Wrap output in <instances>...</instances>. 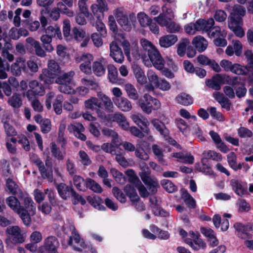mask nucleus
Segmentation results:
<instances>
[{"label":"nucleus","mask_w":253,"mask_h":253,"mask_svg":"<svg viewBox=\"0 0 253 253\" xmlns=\"http://www.w3.org/2000/svg\"><path fill=\"white\" fill-rule=\"evenodd\" d=\"M61 73V69L54 60L48 61L47 68L44 69L39 76V79L45 84H50L54 83L56 77Z\"/></svg>","instance_id":"f257e3e1"},{"label":"nucleus","mask_w":253,"mask_h":253,"mask_svg":"<svg viewBox=\"0 0 253 253\" xmlns=\"http://www.w3.org/2000/svg\"><path fill=\"white\" fill-rule=\"evenodd\" d=\"M75 75L74 71H70L61 75L59 74L56 77L54 82L60 85L58 89L61 92L67 94H72L75 92L74 88L71 86Z\"/></svg>","instance_id":"f03ea898"},{"label":"nucleus","mask_w":253,"mask_h":253,"mask_svg":"<svg viewBox=\"0 0 253 253\" xmlns=\"http://www.w3.org/2000/svg\"><path fill=\"white\" fill-rule=\"evenodd\" d=\"M138 103L143 112L147 114H151L153 110L158 109L161 106L158 99L147 93L139 99Z\"/></svg>","instance_id":"7ed1b4c3"},{"label":"nucleus","mask_w":253,"mask_h":253,"mask_svg":"<svg viewBox=\"0 0 253 253\" xmlns=\"http://www.w3.org/2000/svg\"><path fill=\"white\" fill-rule=\"evenodd\" d=\"M7 238L5 243L8 246L21 244L25 242V237L20 228L18 226H11L6 228Z\"/></svg>","instance_id":"20e7f679"},{"label":"nucleus","mask_w":253,"mask_h":253,"mask_svg":"<svg viewBox=\"0 0 253 253\" xmlns=\"http://www.w3.org/2000/svg\"><path fill=\"white\" fill-rule=\"evenodd\" d=\"M154 20L161 26L165 27L166 31L169 33H179L181 27L179 23L172 21L171 18L165 17L164 13H161L157 17L154 18Z\"/></svg>","instance_id":"39448f33"},{"label":"nucleus","mask_w":253,"mask_h":253,"mask_svg":"<svg viewBox=\"0 0 253 253\" xmlns=\"http://www.w3.org/2000/svg\"><path fill=\"white\" fill-rule=\"evenodd\" d=\"M100 106V100L98 97H91L84 101V107L86 109L94 111L100 119L105 120L107 119V115Z\"/></svg>","instance_id":"423d86ee"},{"label":"nucleus","mask_w":253,"mask_h":253,"mask_svg":"<svg viewBox=\"0 0 253 253\" xmlns=\"http://www.w3.org/2000/svg\"><path fill=\"white\" fill-rule=\"evenodd\" d=\"M60 245L57 238L53 236H50L45 239L44 244L40 248L38 253H59L57 249Z\"/></svg>","instance_id":"0eeeda50"},{"label":"nucleus","mask_w":253,"mask_h":253,"mask_svg":"<svg viewBox=\"0 0 253 253\" xmlns=\"http://www.w3.org/2000/svg\"><path fill=\"white\" fill-rule=\"evenodd\" d=\"M139 175L144 183L148 187L152 194H155L157 192V188L159 187L157 179L151 174V171L146 172L141 171Z\"/></svg>","instance_id":"6e6552de"},{"label":"nucleus","mask_w":253,"mask_h":253,"mask_svg":"<svg viewBox=\"0 0 253 253\" xmlns=\"http://www.w3.org/2000/svg\"><path fill=\"white\" fill-rule=\"evenodd\" d=\"M114 14L119 24L125 31H129L131 29V22L128 20L126 12L124 8H117Z\"/></svg>","instance_id":"1a4fd4ad"},{"label":"nucleus","mask_w":253,"mask_h":253,"mask_svg":"<svg viewBox=\"0 0 253 253\" xmlns=\"http://www.w3.org/2000/svg\"><path fill=\"white\" fill-rule=\"evenodd\" d=\"M148 59H143V62L147 66H151L152 64L158 70L164 69L165 61L158 50L154 51Z\"/></svg>","instance_id":"9d476101"},{"label":"nucleus","mask_w":253,"mask_h":253,"mask_svg":"<svg viewBox=\"0 0 253 253\" xmlns=\"http://www.w3.org/2000/svg\"><path fill=\"white\" fill-rule=\"evenodd\" d=\"M70 229L72 231V235L69 238L68 245H73V249L75 251H82L86 246L83 240H81L80 237L74 226H70Z\"/></svg>","instance_id":"9b49d317"},{"label":"nucleus","mask_w":253,"mask_h":253,"mask_svg":"<svg viewBox=\"0 0 253 253\" xmlns=\"http://www.w3.org/2000/svg\"><path fill=\"white\" fill-rule=\"evenodd\" d=\"M18 198L22 201L23 205V206H22V209H25L31 213V215H35L36 211V205L32 198L22 192H20Z\"/></svg>","instance_id":"f8f14e48"},{"label":"nucleus","mask_w":253,"mask_h":253,"mask_svg":"<svg viewBox=\"0 0 253 253\" xmlns=\"http://www.w3.org/2000/svg\"><path fill=\"white\" fill-rule=\"evenodd\" d=\"M67 130L70 133L73 134L75 137L82 141H85L86 139V136L83 133L85 128L80 123L74 122L70 124L67 126Z\"/></svg>","instance_id":"ddd939ff"},{"label":"nucleus","mask_w":253,"mask_h":253,"mask_svg":"<svg viewBox=\"0 0 253 253\" xmlns=\"http://www.w3.org/2000/svg\"><path fill=\"white\" fill-rule=\"evenodd\" d=\"M97 96L99 99L100 107L105 112L106 111L109 113H112L114 111L115 106L113 101L110 97L102 91L97 92Z\"/></svg>","instance_id":"4468645a"},{"label":"nucleus","mask_w":253,"mask_h":253,"mask_svg":"<svg viewBox=\"0 0 253 253\" xmlns=\"http://www.w3.org/2000/svg\"><path fill=\"white\" fill-rule=\"evenodd\" d=\"M27 73L28 70L26 66V60L22 57H17L14 63L11 64L10 71L14 76H20L22 71Z\"/></svg>","instance_id":"2eb2a0df"},{"label":"nucleus","mask_w":253,"mask_h":253,"mask_svg":"<svg viewBox=\"0 0 253 253\" xmlns=\"http://www.w3.org/2000/svg\"><path fill=\"white\" fill-rule=\"evenodd\" d=\"M243 25L242 19H235L234 17L230 19L228 22V27L232 30L235 35L239 38L243 37L245 35V32L242 28Z\"/></svg>","instance_id":"dca6fc26"},{"label":"nucleus","mask_w":253,"mask_h":253,"mask_svg":"<svg viewBox=\"0 0 253 253\" xmlns=\"http://www.w3.org/2000/svg\"><path fill=\"white\" fill-rule=\"evenodd\" d=\"M30 89L26 93V96L30 100L32 99L31 95L42 96L44 94V88L43 85L36 80H33L29 83Z\"/></svg>","instance_id":"f3484780"},{"label":"nucleus","mask_w":253,"mask_h":253,"mask_svg":"<svg viewBox=\"0 0 253 253\" xmlns=\"http://www.w3.org/2000/svg\"><path fill=\"white\" fill-rule=\"evenodd\" d=\"M225 76L221 74H216L211 79L206 81V84L209 87L215 90H219L221 84L224 83Z\"/></svg>","instance_id":"a211bd4d"},{"label":"nucleus","mask_w":253,"mask_h":253,"mask_svg":"<svg viewBox=\"0 0 253 253\" xmlns=\"http://www.w3.org/2000/svg\"><path fill=\"white\" fill-rule=\"evenodd\" d=\"M110 56L117 63H122L124 60V56L122 49L119 47L115 42H112L110 44Z\"/></svg>","instance_id":"6ab92c4d"},{"label":"nucleus","mask_w":253,"mask_h":253,"mask_svg":"<svg viewBox=\"0 0 253 253\" xmlns=\"http://www.w3.org/2000/svg\"><path fill=\"white\" fill-rule=\"evenodd\" d=\"M131 118L133 122L137 125L140 129L146 133H148L150 130L148 128L149 122L142 115H132Z\"/></svg>","instance_id":"aec40b11"},{"label":"nucleus","mask_w":253,"mask_h":253,"mask_svg":"<svg viewBox=\"0 0 253 253\" xmlns=\"http://www.w3.org/2000/svg\"><path fill=\"white\" fill-rule=\"evenodd\" d=\"M111 120L117 122L120 127L124 130H128L129 124L126 117L120 112H116L111 115Z\"/></svg>","instance_id":"412c9836"},{"label":"nucleus","mask_w":253,"mask_h":253,"mask_svg":"<svg viewBox=\"0 0 253 253\" xmlns=\"http://www.w3.org/2000/svg\"><path fill=\"white\" fill-rule=\"evenodd\" d=\"M189 234L192 235L193 240L188 238L186 239L185 241L193 249L197 251L206 247L205 243L201 239L199 238L193 232H190Z\"/></svg>","instance_id":"4be33fe9"},{"label":"nucleus","mask_w":253,"mask_h":253,"mask_svg":"<svg viewBox=\"0 0 253 253\" xmlns=\"http://www.w3.org/2000/svg\"><path fill=\"white\" fill-rule=\"evenodd\" d=\"M115 104L122 111L128 112L132 109L131 102L126 97H122L113 100Z\"/></svg>","instance_id":"5701e85b"},{"label":"nucleus","mask_w":253,"mask_h":253,"mask_svg":"<svg viewBox=\"0 0 253 253\" xmlns=\"http://www.w3.org/2000/svg\"><path fill=\"white\" fill-rule=\"evenodd\" d=\"M177 40V36L172 34L167 35L159 39V44L161 47L168 48L174 44Z\"/></svg>","instance_id":"b1692460"},{"label":"nucleus","mask_w":253,"mask_h":253,"mask_svg":"<svg viewBox=\"0 0 253 253\" xmlns=\"http://www.w3.org/2000/svg\"><path fill=\"white\" fill-rule=\"evenodd\" d=\"M58 193L61 198L64 200L68 199L72 194L74 189L64 183H60L56 186Z\"/></svg>","instance_id":"393cba45"},{"label":"nucleus","mask_w":253,"mask_h":253,"mask_svg":"<svg viewBox=\"0 0 253 253\" xmlns=\"http://www.w3.org/2000/svg\"><path fill=\"white\" fill-rule=\"evenodd\" d=\"M96 3L92 4L90 9L94 14L98 12L103 13L109 10L108 5L106 0H96Z\"/></svg>","instance_id":"a878e982"},{"label":"nucleus","mask_w":253,"mask_h":253,"mask_svg":"<svg viewBox=\"0 0 253 253\" xmlns=\"http://www.w3.org/2000/svg\"><path fill=\"white\" fill-rule=\"evenodd\" d=\"M214 24L212 18H209L207 20L200 19L196 21L197 29L199 31L208 32Z\"/></svg>","instance_id":"bb28decb"},{"label":"nucleus","mask_w":253,"mask_h":253,"mask_svg":"<svg viewBox=\"0 0 253 253\" xmlns=\"http://www.w3.org/2000/svg\"><path fill=\"white\" fill-rule=\"evenodd\" d=\"M192 44L199 52H202L207 48L208 42L203 37L199 36L193 39Z\"/></svg>","instance_id":"cd10ccee"},{"label":"nucleus","mask_w":253,"mask_h":253,"mask_svg":"<svg viewBox=\"0 0 253 253\" xmlns=\"http://www.w3.org/2000/svg\"><path fill=\"white\" fill-rule=\"evenodd\" d=\"M151 123L155 129L158 131L164 137H166L168 135L169 131L166 127L165 124L162 121L158 119H153L151 120Z\"/></svg>","instance_id":"c85d7f7f"},{"label":"nucleus","mask_w":253,"mask_h":253,"mask_svg":"<svg viewBox=\"0 0 253 253\" xmlns=\"http://www.w3.org/2000/svg\"><path fill=\"white\" fill-rule=\"evenodd\" d=\"M227 159L229 166L235 171L241 169L244 165V163L237 164V156L234 152H232L228 154Z\"/></svg>","instance_id":"c756f323"},{"label":"nucleus","mask_w":253,"mask_h":253,"mask_svg":"<svg viewBox=\"0 0 253 253\" xmlns=\"http://www.w3.org/2000/svg\"><path fill=\"white\" fill-rule=\"evenodd\" d=\"M51 155L53 157L59 161H63L66 155V152H61L59 147L54 143L51 142L50 144Z\"/></svg>","instance_id":"7c9ffc66"},{"label":"nucleus","mask_w":253,"mask_h":253,"mask_svg":"<svg viewBox=\"0 0 253 253\" xmlns=\"http://www.w3.org/2000/svg\"><path fill=\"white\" fill-rule=\"evenodd\" d=\"M5 203L7 206L15 212L22 208L20 202L15 196H11L5 199Z\"/></svg>","instance_id":"2f4dec72"},{"label":"nucleus","mask_w":253,"mask_h":253,"mask_svg":"<svg viewBox=\"0 0 253 253\" xmlns=\"http://www.w3.org/2000/svg\"><path fill=\"white\" fill-rule=\"evenodd\" d=\"M246 14V9L244 7L240 5L236 4L232 7V11L231 12V16L229 18V20L234 17L235 19H242V17Z\"/></svg>","instance_id":"473e14b6"},{"label":"nucleus","mask_w":253,"mask_h":253,"mask_svg":"<svg viewBox=\"0 0 253 253\" xmlns=\"http://www.w3.org/2000/svg\"><path fill=\"white\" fill-rule=\"evenodd\" d=\"M124 89L127 96L131 99L137 100L139 98L138 92L134 86L130 83H126L124 85Z\"/></svg>","instance_id":"72a5a7b5"},{"label":"nucleus","mask_w":253,"mask_h":253,"mask_svg":"<svg viewBox=\"0 0 253 253\" xmlns=\"http://www.w3.org/2000/svg\"><path fill=\"white\" fill-rule=\"evenodd\" d=\"M231 185L235 192L239 196L242 197L246 192V189L243 187L242 181L237 179L231 180Z\"/></svg>","instance_id":"f704fd0d"},{"label":"nucleus","mask_w":253,"mask_h":253,"mask_svg":"<svg viewBox=\"0 0 253 253\" xmlns=\"http://www.w3.org/2000/svg\"><path fill=\"white\" fill-rule=\"evenodd\" d=\"M8 104L14 109H18L22 105V100L21 95L17 93H14L8 99Z\"/></svg>","instance_id":"c9c22d12"},{"label":"nucleus","mask_w":253,"mask_h":253,"mask_svg":"<svg viewBox=\"0 0 253 253\" xmlns=\"http://www.w3.org/2000/svg\"><path fill=\"white\" fill-rule=\"evenodd\" d=\"M108 76L109 81L112 84H117L118 79V73L117 68L112 64H109L107 66Z\"/></svg>","instance_id":"e433bc0d"},{"label":"nucleus","mask_w":253,"mask_h":253,"mask_svg":"<svg viewBox=\"0 0 253 253\" xmlns=\"http://www.w3.org/2000/svg\"><path fill=\"white\" fill-rule=\"evenodd\" d=\"M176 102L183 106H188L193 103V98L189 94L186 93H181L176 97Z\"/></svg>","instance_id":"4c0bfd02"},{"label":"nucleus","mask_w":253,"mask_h":253,"mask_svg":"<svg viewBox=\"0 0 253 253\" xmlns=\"http://www.w3.org/2000/svg\"><path fill=\"white\" fill-rule=\"evenodd\" d=\"M181 197L186 205L190 209H194L196 207V201L195 199L189 194L187 190H181Z\"/></svg>","instance_id":"58836bf2"},{"label":"nucleus","mask_w":253,"mask_h":253,"mask_svg":"<svg viewBox=\"0 0 253 253\" xmlns=\"http://www.w3.org/2000/svg\"><path fill=\"white\" fill-rule=\"evenodd\" d=\"M133 73L137 82L141 84H144L147 83V79L145 76L144 71L137 66L133 67Z\"/></svg>","instance_id":"ea45409f"},{"label":"nucleus","mask_w":253,"mask_h":253,"mask_svg":"<svg viewBox=\"0 0 253 253\" xmlns=\"http://www.w3.org/2000/svg\"><path fill=\"white\" fill-rule=\"evenodd\" d=\"M40 40L45 51L48 52L53 51L54 47L51 44L52 40L51 37L45 34L41 36Z\"/></svg>","instance_id":"a19ab883"},{"label":"nucleus","mask_w":253,"mask_h":253,"mask_svg":"<svg viewBox=\"0 0 253 253\" xmlns=\"http://www.w3.org/2000/svg\"><path fill=\"white\" fill-rule=\"evenodd\" d=\"M42 30L46 35H48V36H50L52 38L57 36L58 39H61L62 38L61 31L59 27L57 26H49Z\"/></svg>","instance_id":"79ce46f5"},{"label":"nucleus","mask_w":253,"mask_h":253,"mask_svg":"<svg viewBox=\"0 0 253 253\" xmlns=\"http://www.w3.org/2000/svg\"><path fill=\"white\" fill-rule=\"evenodd\" d=\"M85 185L86 188L90 189L94 192L100 193L102 191L100 185L90 178H87L85 179Z\"/></svg>","instance_id":"37998d69"},{"label":"nucleus","mask_w":253,"mask_h":253,"mask_svg":"<svg viewBox=\"0 0 253 253\" xmlns=\"http://www.w3.org/2000/svg\"><path fill=\"white\" fill-rule=\"evenodd\" d=\"M6 185L9 192L12 195L17 194L18 195L20 192H22L18 186L11 178H8L7 179Z\"/></svg>","instance_id":"c03bdc74"},{"label":"nucleus","mask_w":253,"mask_h":253,"mask_svg":"<svg viewBox=\"0 0 253 253\" xmlns=\"http://www.w3.org/2000/svg\"><path fill=\"white\" fill-rule=\"evenodd\" d=\"M17 213L22 219L23 224L26 226H29L31 223V218L30 217L31 213L26 211L25 209H20Z\"/></svg>","instance_id":"a18cd8bd"},{"label":"nucleus","mask_w":253,"mask_h":253,"mask_svg":"<svg viewBox=\"0 0 253 253\" xmlns=\"http://www.w3.org/2000/svg\"><path fill=\"white\" fill-rule=\"evenodd\" d=\"M92 71L96 76L101 77L105 74L106 69L102 62L95 61L92 64Z\"/></svg>","instance_id":"49530a36"},{"label":"nucleus","mask_w":253,"mask_h":253,"mask_svg":"<svg viewBox=\"0 0 253 253\" xmlns=\"http://www.w3.org/2000/svg\"><path fill=\"white\" fill-rule=\"evenodd\" d=\"M134 155L137 158L143 161H147L149 159V155L140 145H136Z\"/></svg>","instance_id":"de8ad7c7"},{"label":"nucleus","mask_w":253,"mask_h":253,"mask_svg":"<svg viewBox=\"0 0 253 253\" xmlns=\"http://www.w3.org/2000/svg\"><path fill=\"white\" fill-rule=\"evenodd\" d=\"M61 6H64L62 3H57L56 6L48 11L49 17L53 21H57L60 16Z\"/></svg>","instance_id":"09e8293b"},{"label":"nucleus","mask_w":253,"mask_h":253,"mask_svg":"<svg viewBox=\"0 0 253 253\" xmlns=\"http://www.w3.org/2000/svg\"><path fill=\"white\" fill-rule=\"evenodd\" d=\"M140 43L144 50L147 51L148 56L158 50L150 42L145 39H142Z\"/></svg>","instance_id":"8fccbe9b"},{"label":"nucleus","mask_w":253,"mask_h":253,"mask_svg":"<svg viewBox=\"0 0 253 253\" xmlns=\"http://www.w3.org/2000/svg\"><path fill=\"white\" fill-rule=\"evenodd\" d=\"M93 57L92 54L88 53H84L75 57L76 62L81 63V64H91V62L93 61Z\"/></svg>","instance_id":"3c124183"},{"label":"nucleus","mask_w":253,"mask_h":253,"mask_svg":"<svg viewBox=\"0 0 253 253\" xmlns=\"http://www.w3.org/2000/svg\"><path fill=\"white\" fill-rule=\"evenodd\" d=\"M190 44V41L189 40L184 39L182 40L177 45V53L178 55L182 57L183 56L185 53L187 47Z\"/></svg>","instance_id":"603ef678"},{"label":"nucleus","mask_w":253,"mask_h":253,"mask_svg":"<svg viewBox=\"0 0 253 253\" xmlns=\"http://www.w3.org/2000/svg\"><path fill=\"white\" fill-rule=\"evenodd\" d=\"M137 17L140 25L143 27H147L152 23V19L144 12L138 13Z\"/></svg>","instance_id":"864d4df0"},{"label":"nucleus","mask_w":253,"mask_h":253,"mask_svg":"<svg viewBox=\"0 0 253 253\" xmlns=\"http://www.w3.org/2000/svg\"><path fill=\"white\" fill-rule=\"evenodd\" d=\"M152 149L153 153L155 156L156 159H157L159 162L161 163L163 165H166L165 161L163 158L164 154L162 149L157 145H154L152 146Z\"/></svg>","instance_id":"5fc2aeb1"},{"label":"nucleus","mask_w":253,"mask_h":253,"mask_svg":"<svg viewBox=\"0 0 253 253\" xmlns=\"http://www.w3.org/2000/svg\"><path fill=\"white\" fill-rule=\"evenodd\" d=\"M206 158L208 159H211L216 162H220L222 160V155L214 151L209 150L203 153Z\"/></svg>","instance_id":"6e6d98bb"},{"label":"nucleus","mask_w":253,"mask_h":253,"mask_svg":"<svg viewBox=\"0 0 253 253\" xmlns=\"http://www.w3.org/2000/svg\"><path fill=\"white\" fill-rule=\"evenodd\" d=\"M88 0H79L78 6L81 12L87 18L92 17V14L89 12L86 2Z\"/></svg>","instance_id":"4d7b16f0"},{"label":"nucleus","mask_w":253,"mask_h":253,"mask_svg":"<svg viewBox=\"0 0 253 253\" xmlns=\"http://www.w3.org/2000/svg\"><path fill=\"white\" fill-rule=\"evenodd\" d=\"M81 82L83 84L90 87L91 89L96 90L99 87L98 83L90 78H83L81 79Z\"/></svg>","instance_id":"13d9d810"},{"label":"nucleus","mask_w":253,"mask_h":253,"mask_svg":"<svg viewBox=\"0 0 253 253\" xmlns=\"http://www.w3.org/2000/svg\"><path fill=\"white\" fill-rule=\"evenodd\" d=\"M63 96L62 95H58L56 97L54 103L53 104L54 110L56 114L60 115L62 113V102Z\"/></svg>","instance_id":"bf43d9fd"},{"label":"nucleus","mask_w":253,"mask_h":253,"mask_svg":"<svg viewBox=\"0 0 253 253\" xmlns=\"http://www.w3.org/2000/svg\"><path fill=\"white\" fill-rule=\"evenodd\" d=\"M231 72L239 75H245L248 73V69L246 67L239 64H234L230 70Z\"/></svg>","instance_id":"052dcab7"},{"label":"nucleus","mask_w":253,"mask_h":253,"mask_svg":"<svg viewBox=\"0 0 253 253\" xmlns=\"http://www.w3.org/2000/svg\"><path fill=\"white\" fill-rule=\"evenodd\" d=\"M79 161L84 166H88L91 164V160L85 152L83 150L79 151L78 153Z\"/></svg>","instance_id":"680f3d73"},{"label":"nucleus","mask_w":253,"mask_h":253,"mask_svg":"<svg viewBox=\"0 0 253 253\" xmlns=\"http://www.w3.org/2000/svg\"><path fill=\"white\" fill-rule=\"evenodd\" d=\"M74 38L77 42H81L86 36L85 32L83 29H80L77 27H74L72 29Z\"/></svg>","instance_id":"e2e57ef3"},{"label":"nucleus","mask_w":253,"mask_h":253,"mask_svg":"<svg viewBox=\"0 0 253 253\" xmlns=\"http://www.w3.org/2000/svg\"><path fill=\"white\" fill-rule=\"evenodd\" d=\"M66 169L70 175H73L77 172V169L74 162L71 158H68L65 161Z\"/></svg>","instance_id":"0e129e2a"},{"label":"nucleus","mask_w":253,"mask_h":253,"mask_svg":"<svg viewBox=\"0 0 253 253\" xmlns=\"http://www.w3.org/2000/svg\"><path fill=\"white\" fill-rule=\"evenodd\" d=\"M112 193L115 198L121 203H125L126 198L123 191L117 187H114L112 189Z\"/></svg>","instance_id":"69168bd1"},{"label":"nucleus","mask_w":253,"mask_h":253,"mask_svg":"<svg viewBox=\"0 0 253 253\" xmlns=\"http://www.w3.org/2000/svg\"><path fill=\"white\" fill-rule=\"evenodd\" d=\"M3 126L6 135L8 136H15L17 132L9 121H6L3 123Z\"/></svg>","instance_id":"338daca9"},{"label":"nucleus","mask_w":253,"mask_h":253,"mask_svg":"<svg viewBox=\"0 0 253 253\" xmlns=\"http://www.w3.org/2000/svg\"><path fill=\"white\" fill-rule=\"evenodd\" d=\"M175 123L178 129L186 136L188 134V127L185 121L182 119H177Z\"/></svg>","instance_id":"774afa93"}]
</instances>
